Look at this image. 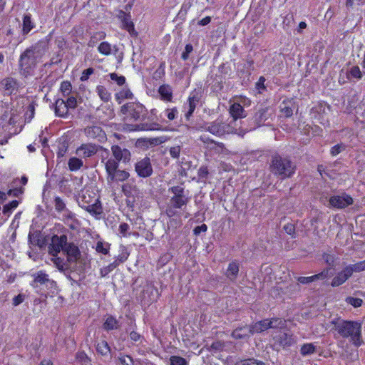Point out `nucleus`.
I'll list each match as a JSON object with an SVG mask.
<instances>
[{
  "mask_svg": "<svg viewBox=\"0 0 365 365\" xmlns=\"http://www.w3.org/2000/svg\"><path fill=\"white\" fill-rule=\"evenodd\" d=\"M120 112L125 115V119L143 120L148 114L146 108L140 103L130 102L120 108Z\"/></svg>",
  "mask_w": 365,
  "mask_h": 365,
  "instance_id": "6",
  "label": "nucleus"
},
{
  "mask_svg": "<svg viewBox=\"0 0 365 365\" xmlns=\"http://www.w3.org/2000/svg\"><path fill=\"white\" fill-rule=\"evenodd\" d=\"M230 113L233 118L230 123H235L237 119L246 117L245 110L243 107L238 103H233L230 108Z\"/></svg>",
  "mask_w": 365,
  "mask_h": 365,
  "instance_id": "21",
  "label": "nucleus"
},
{
  "mask_svg": "<svg viewBox=\"0 0 365 365\" xmlns=\"http://www.w3.org/2000/svg\"><path fill=\"white\" fill-rule=\"evenodd\" d=\"M86 136L89 139H97L98 141H103L106 139V133L98 125L88 126L84 129Z\"/></svg>",
  "mask_w": 365,
  "mask_h": 365,
  "instance_id": "15",
  "label": "nucleus"
},
{
  "mask_svg": "<svg viewBox=\"0 0 365 365\" xmlns=\"http://www.w3.org/2000/svg\"><path fill=\"white\" fill-rule=\"evenodd\" d=\"M76 359L81 365H91V360L84 351L77 352Z\"/></svg>",
  "mask_w": 365,
  "mask_h": 365,
  "instance_id": "40",
  "label": "nucleus"
},
{
  "mask_svg": "<svg viewBox=\"0 0 365 365\" xmlns=\"http://www.w3.org/2000/svg\"><path fill=\"white\" fill-rule=\"evenodd\" d=\"M110 245L108 243H104L99 241L96 244V250L99 253L107 255L108 253Z\"/></svg>",
  "mask_w": 365,
  "mask_h": 365,
  "instance_id": "46",
  "label": "nucleus"
},
{
  "mask_svg": "<svg viewBox=\"0 0 365 365\" xmlns=\"http://www.w3.org/2000/svg\"><path fill=\"white\" fill-rule=\"evenodd\" d=\"M296 108L294 102L292 100L284 101L281 105L280 111L284 117H290L293 114V110Z\"/></svg>",
  "mask_w": 365,
  "mask_h": 365,
  "instance_id": "24",
  "label": "nucleus"
},
{
  "mask_svg": "<svg viewBox=\"0 0 365 365\" xmlns=\"http://www.w3.org/2000/svg\"><path fill=\"white\" fill-rule=\"evenodd\" d=\"M240 265L237 261L231 262L226 270L225 275L231 281H235L239 273Z\"/></svg>",
  "mask_w": 365,
  "mask_h": 365,
  "instance_id": "23",
  "label": "nucleus"
},
{
  "mask_svg": "<svg viewBox=\"0 0 365 365\" xmlns=\"http://www.w3.org/2000/svg\"><path fill=\"white\" fill-rule=\"evenodd\" d=\"M46 51V46L42 42H38L26 49L19 58L21 73L25 76L31 75Z\"/></svg>",
  "mask_w": 365,
  "mask_h": 365,
  "instance_id": "1",
  "label": "nucleus"
},
{
  "mask_svg": "<svg viewBox=\"0 0 365 365\" xmlns=\"http://www.w3.org/2000/svg\"><path fill=\"white\" fill-rule=\"evenodd\" d=\"M158 93L163 101L170 102L173 99V91L171 87L168 84L159 87Z\"/></svg>",
  "mask_w": 365,
  "mask_h": 365,
  "instance_id": "28",
  "label": "nucleus"
},
{
  "mask_svg": "<svg viewBox=\"0 0 365 365\" xmlns=\"http://www.w3.org/2000/svg\"><path fill=\"white\" fill-rule=\"evenodd\" d=\"M109 76L112 81H114L118 86H123L125 83V78L123 76H118L115 73H111Z\"/></svg>",
  "mask_w": 365,
  "mask_h": 365,
  "instance_id": "49",
  "label": "nucleus"
},
{
  "mask_svg": "<svg viewBox=\"0 0 365 365\" xmlns=\"http://www.w3.org/2000/svg\"><path fill=\"white\" fill-rule=\"evenodd\" d=\"M118 360L120 362L121 365H134V361L133 359L128 355L120 354L118 356Z\"/></svg>",
  "mask_w": 365,
  "mask_h": 365,
  "instance_id": "55",
  "label": "nucleus"
},
{
  "mask_svg": "<svg viewBox=\"0 0 365 365\" xmlns=\"http://www.w3.org/2000/svg\"><path fill=\"white\" fill-rule=\"evenodd\" d=\"M123 15L124 16L122 20L123 28L131 34L134 31V24L129 16H127L125 13H123Z\"/></svg>",
  "mask_w": 365,
  "mask_h": 365,
  "instance_id": "41",
  "label": "nucleus"
},
{
  "mask_svg": "<svg viewBox=\"0 0 365 365\" xmlns=\"http://www.w3.org/2000/svg\"><path fill=\"white\" fill-rule=\"evenodd\" d=\"M315 347L312 344H307L302 346L301 354L302 355H307L314 351Z\"/></svg>",
  "mask_w": 365,
  "mask_h": 365,
  "instance_id": "56",
  "label": "nucleus"
},
{
  "mask_svg": "<svg viewBox=\"0 0 365 365\" xmlns=\"http://www.w3.org/2000/svg\"><path fill=\"white\" fill-rule=\"evenodd\" d=\"M1 85L8 93H11L16 88V82L13 78H6L1 81Z\"/></svg>",
  "mask_w": 365,
  "mask_h": 365,
  "instance_id": "34",
  "label": "nucleus"
},
{
  "mask_svg": "<svg viewBox=\"0 0 365 365\" xmlns=\"http://www.w3.org/2000/svg\"><path fill=\"white\" fill-rule=\"evenodd\" d=\"M98 51L103 55L108 56L111 53L112 46L110 43H109L108 42L103 41L99 44L98 47Z\"/></svg>",
  "mask_w": 365,
  "mask_h": 365,
  "instance_id": "38",
  "label": "nucleus"
},
{
  "mask_svg": "<svg viewBox=\"0 0 365 365\" xmlns=\"http://www.w3.org/2000/svg\"><path fill=\"white\" fill-rule=\"evenodd\" d=\"M94 73V69L93 68H88L84 70L81 74L80 78L81 81H86L89 78V76Z\"/></svg>",
  "mask_w": 365,
  "mask_h": 365,
  "instance_id": "60",
  "label": "nucleus"
},
{
  "mask_svg": "<svg viewBox=\"0 0 365 365\" xmlns=\"http://www.w3.org/2000/svg\"><path fill=\"white\" fill-rule=\"evenodd\" d=\"M200 129L208 131L212 135L219 137L225 134L237 133V128L232 126V123H227L219 119L207 123L205 127H201ZM246 132L244 130L240 133H238V134L243 136Z\"/></svg>",
  "mask_w": 365,
  "mask_h": 365,
  "instance_id": "5",
  "label": "nucleus"
},
{
  "mask_svg": "<svg viewBox=\"0 0 365 365\" xmlns=\"http://www.w3.org/2000/svg\"><path fill=\"white\" fill-rule=\"evenodd\" d=\"M63 220L65 224L72 230L77 229L80 225L79 221L76 218L75 215L69 210H66L63 212Z\"/></svg>",
  "mask_w": 365,
  "mask_h": 365,
  "instance_id": "20",
  "label": "nucleus"
},
{
  "mask_svg": "<svg viewBox=\"0 0 365 365\" xmlns=\"http://www.w3.org/2000/svg\"><path fill=\"white\" fill-rule=\"evenodd\" d=\"M98 150V145L94 143H83L76 150V154L82 159H87L95 155Z\"/></svg>",
  "mask_w": 365,
  "mask_h": 365,
  "instance_id": "10",
  "label": "nucleus"
},
{
  "mask_svg": "<svg viewBox=\"0 0 365 365\" xmlns=\"http://www.w3.org/2000/svg\"><path fill=\"white\" fill-rule=\"evenodd\" d=\"M165 112L166 113L167 118L170 120H174L178 114V110L177 108H175V107H174L173 108H167L165 110Z\"/></svg>",
  "mask_w": 365,
  "mask_h": 365,
  "instance_id": "57",
  "label": "nucleus"
},
{
  "mask_svg": "<svg viewBox=\"0 0 365 365\" xmlns=\"http://www.w3.org/2000/svg\"><path fill=\"white\" fill-rule=\"evenodd\" d=\"M269 329H284L286 327V321L282 318L268 319Z\"/></svg>",
  "mask_w": 365,
  "mask_h": 365,
  "instance_id": "36",
  "label": "nucleus"
},
{
  "mask_svg": "<svg viewBox=\"0 0 365 365\" xmlns=\"http://www.w3.org/2000/svg\"><path fill=\"white\" fill-rule=\"evenodd\" d=\"M284 230L288 235H291L292 238H294L295 227L292 223H287L284 225Z\"/></svg>",
  "mask_w": 365,
  "mask_h": 365,
  "instance_id": "59",
  "label": "nucleus"
},
{
  "mask_svg": "<svg viewBox=\"0 0 365 365\" xmlns=\"http://www.w3.org/2000/svg\"><path fill=\"white\" fill-rule=\"evenodd\" d=\"M348 269H351V274L354 272H359L365 270V260L360 261L354 264L346 266Z\"/></svg>",
  "mask_w": 365,
  "mask_h": 365,
  "instance_id": "42",
  "label": "nucleus"
},
{
  "mask_svg": "<svg viewBox=\"0 0 365 365\" xmlns=\"http://www.w3.org/2000/svg\"><path fill=\"white\" fill-rule=\"evenodd\" d=\"M135 170L141 178H148L153 174V167L150 159L145 157L138 161L135 165Z\"/></svg>",
  "mask_w": 365,
  "mask_h": 365,
  "instance_id": "9",
  "label": "nucleus"
},
{
  "mask_svg": "<svg viewBox=\"0 0 365 365\" xmlns=\"http://www.w3.org/2000/svg\"><path fill=\"white\" fill-rule=\"evenodd\" d=\"M64 252L67 255V259L69 262H76L81 257V252L78 247L73 243H68L64 248Z\"/></svg>",
  "mask_w": 365,
  "mask_h": 365,
  "instance_id": "17",
  "label": "nucleus"
},
{
  "mask_svg": "<svg viewBox=\"0 0 365 365\" xmlns=\"http://www.w3.org/2000/svg\"><path fill=\"white\" fill-rule=\"evenodd\" d=\"M120 96L121 98H126V99H131L133 98V93L128 89V88H125V89H123L118 94V96Z\"/></svg>",
  "mask_w": 365,
  "mask_h": 365,
  "instance_id": "61",
  "label": "nucleus"
},
{
  "mask_svg": "<svg viewBox=\"0 0 365 365\" xmlns=\"http://www.w3.org/2000/svg\"><path fill=\"white\" fill-rule=\"evenodd\" d=\"M351 276V269L345 267L331 280L332 287H339L344 284Z\"/></svg>",
  "mask_w": 365,
  "mask_h": 365,
  "instance_id": "18",
  "label": "nucleus"
},
{
  "mask_svg": "<svg viewBox=\"0 0 365 365\" xmlns=\"http://www.w3.org/2000/svg\"><path fill=\"white\" fill-rule=\"evenodd\" d=\"M160 130V126L157 123H145L135 125H132V128L130 130Z\"/></svg>",
  "mask_w": 365,
  "mask_h": 365,
  "instance_id": "27",
  "label": "nucleus"
},
{
  "mask_svg": "<svg viewBox=\"0 0 365 365\" xmlns=\"http://www.w3.org/2000/svg\"><path fill=\"white\" fill-rule=\"evenodd\" d=\"M33 286L38 287V285H46L48 284H53L54 281L49 279L48 275L43 271H38L34 274Z\"/></svg>",
  "mask_w": 365,
  "mask_h": 365,
  "instance_id": "19",
  "label": "nucleus"
},
{
  "mask_svg": "<svg viewBox=\"0 0 365 365\" xmlns=\"http://www.w3.org/2000/svg\"><path fill=\"white\" fill-rule=\"evenodd\" d=\"M346 146L342 143H339L333 147L330 150V153L332 156H336L339 154L341 151L345 150Z\"/></svg>",
  "mask_w": 365,
  "mask_h": 365,
  "instance_id": "54",
  "label": "nucleus"
},
{
  "mask_svg": "<svg viewBox=\"0 0 365 365\" xmlns=\"http://www.w3.org/2000/svg\"><path fill=\"white\" fill-rule=\"evenodd\" d=\"M269 169L274 175L285 179L292 176L295 173L296 166L289 158L276 155L272 158Z\"/></svg>",
  "mask_w": 365,
  "mask_h": 365,
  "instance_id": "3",
  "label": "nucleus"
},
{
  "mask_svg": "<svg viewBox=\"0 0 365 365\" xmlns=\"http://www.w3.org/2000/svg\"><path fill=\"white\" fill-rule=\"evenodd\" d=\"M68 108L74 109L77 106V101L74 97H69L66 102Z\"/></svg>",
  "mask_w": 365,
  "mask_h": 365,
  "instance_id": "63",
  "label": "nucleus"
},
{
  "mask_svg": "<svg viewBox=\"0 0 365 365\" xmlns=\"http://www.w3.org/2000/svg\"><path fill=\"white\" fill-rule=\"evenodd\" d=\"M337 333L343 338L348 339L356 347L363 344L361 323L356 321H343L335 326Z\"/></svg>",
  "mask_w": 365,
  "mask_h": 365,
  "instance_id": "2",
  "label": "nucleus"
},
{
  "mask_svg": "<svg viewBox=\"0 0 365 365\" xmlns=\"http://www.w3.org/2000/svg\"><path fill=\"white\" fill-rule=\"evenodd\" d=\"M192 50V46L191 44H187L185 48V51L182 53V58L185 61L187 60Z\"/></svg>",
  "mask_w": 365,
  "mask_h": 365,
  "instance_id": "62",
  "label": "nucleus"
},
{
  "mask_svg": "<svg viewBox=\"0 0 365 365\" xmlns=\"http://www.w3.org/2000/svg\"><path fill=\"white\" fill-rule=\"evenodd\" d=\"M54 205H55V208L56 210L58 211V212H65V210H66L67 209L66 208V204L65 202H63V200L59 197H56L55 199H54Z\"/></svg>",
  "mask_w": 365,
  "mask_h": 365,
  "instance_id": "47",
  "label": "nucleus"
},
{
  "mask_svg": "<svg viewBox=\"0 0 365 365\" xmlns=\"http://www.w3.org/2000/svg\"><path fill=\"white\" fill-rule=\"evenodd\" d=\"M34 27L29 15H25L23 20V32L28 34Z\"/></svg>",
  "mask_w": 365,
  "mask_h": 365,
  "instance_id": "44",
  "label": "nucleus"
},
{
  "mask_svg": "<svg viewBox=\"0 0 365 365\" xmlns=\"http://www.w3.org/2000/svg\"><path fill=\"white\" fill-rule=\"evenodd\" d=\"M96 91L102 101L108 102L110 100V93L108 90L103 86H98Z\"/></svg>",
  "mask_w": 365,
  "mask_h": 365,
  "instance_id": "37",
  "label": "nucleus"
},
{
  "mask_svg": "<svg viewBox=\"0 0 365 365\" xmlns=\"http://www.w3.org/2000/svg\"><path fill=\"white\" fill-rule=\"evenodd\" d=\"M19 205V202L17 200H12L9 204H6L3 207V213L4 215H7V216H9L11 211L17 207Z\"/></svg>",
  "mask_w": 365,
  "mask_h": 365,
  "instance_id": "45",
  "label": "nucleus"
},
{
  "mask_svg": "<svg viewBox=\"0 0 365 365\" xmlns=\"http://www.w3.org/2000/svg\"><path fill=\"white\" fill-rule=\"evenodd\" d=\"M60 88L63 96H68L71 91L72 86L70 82L63 81Z\"/></svg>",
  "mask_w": 365,
  "mask_h": 365,
  "instance_id": "53",
  "label": "nucleus"
},
{
  "mask_svg": "<svg viewBox=\"0 0 365 365\" xmlns=\"http://www.w3.org/2000/svg\"><path fill=\"white\" fill-rule=\"evenodd\" d=\"M85 202L87 203V205L83 203L81 206L91 215H96L101 213L102 207L98 199L93 197L91 200H86Z\"/></svg>",
  "mask_w": 365,
  "mask_h": 365,
  "instance_id": "16",
  "label": "nucleus"
},
{
  "mask_svg": "<svg viewBox=\"0 0 365 365\" xmlns=\"http://www.w3.org/2000/svg\"><path fill=\"white\" fill-rule=\"evenodd\" d=\"M272 113L268 108H264L258 110L252 118L251 120L253 127L250 130L265 125V122L272 117Z\"/></svg>",
  "mask_w": 365,
  "mask_h": 365,
  "instance_id": "11",
  "label": "nucleus"
},
{
  "mask_svg": "<svg viewBox=\"0 0 365 365\" xmlns=\"http://www.w3.org/2000/svg\"><path fill=\"white\" fill-rule=\"evenodd\" d=\"M83 165L82 158L77 157H72L68 162V166L71 171H77L80 170Z\"/></svg>",
  "mask_w": 365,
  "mask_h": 365,
  "instance_id": "35",
  "label": "nucleus"
},
{
  "mask_svg": "<svg viewBox=\"0 0 365 365\" xmlns=\"http://www.w3.org/2000/svg\"><path fill=\"white\" fill-rule=\"evenodd\" d=\"M201 98L200 92L199 90H195L190 93L188 99L187 103L185 105V108H187V112L185 114V116L187 120H189L192 116L193 112L195 111L197 105L199 103Z\"/></svg>",
  "mask_w": 365,
  "mask_h": 365,
  "instance_id": "12",
  "label": "nucleus"
},
{
  "mask_svg": "<svg viewBox=\"0 0 365 365\" xmlns=\"http://www.w3.org/2000/svg\"><path fill=\"white\" fill-rule=\"evenodd\" d=\"M96 349L98 355L101 356V357H103L106 359H111V354H110V348L106 341H98L96 344Z\"/></svg>",
  "mask_w": 365,
  "mask_h": 365,
  "instance_id": "22",
  "label": "nucleus"
},
{
  "mask_svg": "<svg viewBox=\"0 0 365 365\" xmlns=\"http://www.w3.org/2000/svg\"><path fill=\"white\" fill-rule=\"evenodd\" d=\"M277 341L282 346H289L293 342V339L291 335L283 333L279 336Z\"/></svg>",
  "mask_w": 365,
  "mask_h": 365,
  "instance_id": "43",
  "label": "nucleus"
},
{
  "mask_svg": "<svg viewBox=\"0 0 365 365\" xmlns=\"http://www.w3.org/2000/svg\"><path fill=\"white\" fill-rule=\"evenodd\" d=\"M111 152L114 158L113 160H116L117 163L123 161V163L129 162L130 160V152L126 148H122L119 145H115L111 147Z\"/></svg>",
  "mask_w": 365,
  "mask_h": 365,
  "instance_id": "14",
  "label": "nucleus"
},
{
  "mask_svg": "<svg viewBox=\"0 0 365 365\" xmlns=\"http://www.w3.org/2000/svg\"><path fill=\"white\" fill-rule=\"evenodd\" d=\"M200 140L203 143L207 144L208 146L210 145V148L217 150V151H223L225 149V145L222 143L216 142L205 135L200 136Z\"/></svg>",
  "mask_w": 365,
  "mask_h": 365,
  "instance_id": "30",
  "label": "nucleus"
},
{
  "mask_svg": "<svg viewBox=\"0 0 365 365\" xmlns=\"http://www.w3.org/2000/svg\"><path fill=\"white\" fill-rule=\"evenodd\" d=\"M170 361V365H187L184 358L178 356H171Z\"/></svg>",
  "mask_w": 365,
  "mask_h": 365,
  "instance_id": "52",
  "label": "nucleus"
},
{
  "mask_svg": "<svg viewBox=\"0 0 365 365\" xmlns=\"http://www.w3.org/2000/svg\"><path fill=\"white\" fill-rule=\"evenodd\" d=\"M173 196L170 199L167 205L165 214L169 217H173L178 215V209H182L186 206L190 200V197L185 195L184 188L181 186H173L169 189Z\"/></svg>",
  "mask_w": 365,
  "mask_h": 365,
  "instance_id": "4",
  "label": "nucleus"
},
{
  "mask_svg": "<svg viewBox=\"0 0 365 365\" xmlns=\"http://www.w3.org/2000/svg\"><path fill=\"white\" fill-rule=\"evenodd\" d=\"M67 245V237L61 235L60 237L55 235L51 239V244L49 246V253L56 257L61 250L64 252V248Z\"/></svg>",
  "mask_w": 365,
  "mask_h": 365,
  "instance_id": "13",
  "label": "nucleus"
},
{
  "mask_svg": "<svg viewBox=\"0 0 365 365\" xmlns=\"http://www.w3.org/2000/svg\"><path fill=\"white\" fill-rule=\"evenodd\" d=\"M122 191L125 196L130 197L137 194L138 189L133 182H128L123 185Z\"/></svg>",
  "mask_w": 365,
  "mask_h": 365,
  "instance_id": "33",
  "label": "nucleus"
},
{
  "mask_svg": "<svg viewBox=\"0 0 365 365\" xmlns=\"http://www.w3.org/2000/svg\"><path fill=\"white\" fill-rule=\"evenodd\" d=\"M53 262L56 265V267L61 271L64 270L65 269V263L63 259L60 257H54V258L52 259Z\"/></svg>",
  "mask_w": 365,
  "mask_h": 365,
  "instance_id": "58",
  "label": "nucleus"
},
{
  "mask_svg": "<svg viewBox=\"0 0 365 365\" xmlns=\"http://www.w3.org/2000/svg\"><path fill=\"white\" fill-rule=\"evenodd\" d=\"M105 168L107 173V181L108 183L114 182H123L128 179L130 174L125 170H118V163L116 160L108 159L105 163Z\"/></svg>",
  "mask_w": 365,
  "mask_h": 365,
  "instance_id": "7",
  "label": "nucleus"
},
{
  "mask_svg": "<svg viewBox=\"0 0 365 365\" xmlns=\"http://www.w3.org/2000/svg\"><path fill=\"white\" fill-rule=\"evenodd\" d=\"M118 327V321L113 317H108L103 324V328L106 330H113Z\"/></svg>",
  "mask_w": 365,
  "mask_h": 365,
  "instance_id": "39",
  "label": "nucleus"
},
{
  "mask_svg": "<svg viewBox=\"0 0 365 365\" xmlns=\"http://www.w3.org/2000/svg\"><path fill=\"white\" fill-rule=\"evenodd\" d=\"M68 113V108L63 99H57L55 103V113L57 116L65 118Z\"/></svg>",
  "mask_w": 365,
  "mask_h": 365,
  "instance_id": "25",
  "label": "nucleus"
},
{
  "mask_svg": "<svg viewBox=\"0 0 365 365\" xmlns=\"http://www.w3.org/2000/svg\"><path fill=\"white\" fill-rule=\"evenodd\" d=\"M268 319L259 321L250 326L251 334L260 333L269 329Z\"/></svg>",
  "mask_w": 365,
  "mask_h": 365,
  "instance_id": "29",
  "label": "nucleus"
},
{
  "mask_svg": "<svg viewBox=\"0 0 365 365\" xmlns=\"http://www.w3.org/2000/svg\"><path fill=\"white\" fill-rule=\"evenodd\" d=\"M237 365H265V364L255 359H247L237 362Z\"/></svg>",
  "mask_w": 365,
  "mask_h": 365,
  "instance_id": "50",
  "label": "nucleus"
},
{
  "mask_svg": "<svg viewBox=\"0 0 365 365\" xmlns=\"http://www.w3.org/2000/svg\"><path fill=\"white\" fill-rule=\"evenodd\" d=\"M251 330L250 327H242L235 329L232 333V336L235 339H245L250 337Z\"/></svg>",
  "mask_w": 365,
  "mask_h": 365,
  "instance_id": "26",
  "label": "nucleus"
},
{
  "mask_svg": "<svg viewBox=\"0 0 365 365\" xmlns=\"http://www.w3.org/2000/svg\"><path fill=\"white\" fill-rule=\"evenodd\" d=\"M346 302L353 306L354 308H358L361 306L363 301L360 298L353 297H347L346 298Z\"/></svg>",
  "mask_w": 365,
  "mask_h": 365,
  "instance_id": "48",
  "label": "nucleus"
},
{
  "mask_svg": "<svg viewBox=\"0 0 365 365\" xmlns=\"http://www.w3.org/2000/svg\"><path fill=\"white\" fill-rule=\"evenodd\" d=\"M331 207L336 209H344L354 203L352 197L346 193L341 195H333L329 200Z\"/></svg>",
  "mask_w": 365,
  "mask_h": 365,
  "instance_id": "8",
  "label": "nucleus"
},
{
  "mask_svg": "<svg viewBox=\"0 0 365 365\" xmlns=\"http://www.w3.org/2000/svg\"><path fill=\"white\" fill-rule=\"evenodd\" d=\"M322 258L330 267H329L327 270L321 271V279H324L327 276L329 272L332 269V267H334L335 262L334 255L330 254L324 253Z\"/></svg>",
  "mask_w": 365,
  "mask_h": 365,
  "instance_id": "31",
  "label": "nucleus"
},
{
  "mask_svg": "<svg viewBox=\"0 0 365 365\" xmlns=\"http://www.w3.org/2000/svg\"><path fill=\"white\" fill-rule=\"evenodd\" d=\"M363 77V73L360 70V68L358 66H354L351 67L347 71H346V78L351 81L353 79L356 80H360Z\"/></svg>",
  "mask_w": 365,
  "mask_h": 365,
  "instance_id": "32",
  "label": "nucleus"
},
{
  "mask_svg": "<svg viewBox=\"0 0 365 365\" xmlns=\"http://www.w3.org/2000/svg\"><path fill=\"white\" fill-rule=\"evenodd\" d=\"M319 278V274H314L310 277H299L297 278V281L302 284H309Z\"/></svg>",
  "mask_w": 365,
  "mask_h": 365,
  "instance_id": "51",
  "label": "nucleus"
},
{
  "mask_svg": "<svg viewBox=\"0 0 365 365\" xmlns=\"http://www.w3.org/2000/svg\"><path fill=\"white\" fill-rule=\"evenodd\" d=\"M114 269L110 264L109 265L104 267L101 269L100 270V274L101 277H104L106 275H108L111 271H113Z\"/></svg>",
  "mask_w": 365,
  "mask_h": 365,
  "instance_id": "64",
  "label": "nucleus"
}]
</instances>
